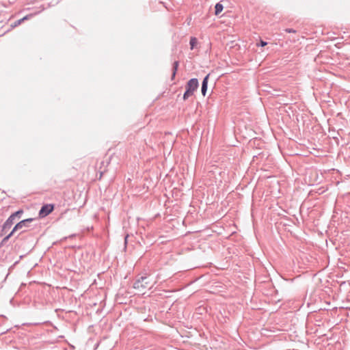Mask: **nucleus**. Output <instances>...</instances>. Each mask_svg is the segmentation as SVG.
Returning <instances> with one entry per match:
<instances>
[{
  "instance_id": "8",
  "label": "nucleus",
  "mask_w": 350,
  "mask_h": 350,
  "mask_svg": "<svg viewBox=\"0 0 350 350\" xmlns=\"http://www.w3.org/2000/svg\"><path fill=\"white\" fill-rule=\"evenodd\" d=\"M178 61H175L174 63H173V66H172V79L173 80L176 76V71L178 70Z\"/></svg>"
},
{
  "instance_id": "3",
  "label": "nucleus",
  "mask_w": 350,
  "mask_h": 350,
  "mask_svg": "<svg viewBox=\"0 0 350 350\" xmlns=\"http://www.w3.org/2000/svg\"><path fill=\"white\" fill-rule=\"evenodd\" d=\"M199 86L198 80L196 78H192L188 81L185 86V92L183 94V100H186L188 98L193 95V92Z\"/></svg>"
},
{
  "instance_id": "10",
  "label": "nucleus",
  "mask_w": 350,
  "mask_h": 350,
  "mask_svg": "<svg viewBox=\"0 0 350 350\" xmlns=\"http://www.w3.org/2000/svg\"><path fill=\"white\" fill-rule=\"evenodd\" d=\"M14 234V232L12 230L7 236H5L1 241L0 245H3Z\"/></svg>"
},
{
  "instance_id": "2",
  "label": "nucleus",
  "mask_w": 350,
  "mask_h": 350,
  "mask_svg": "<svg viewBox=\"0 0 350 350\" xmlns=\"http://www.w3.org/2000/svg\"><path fill=\"white\" fill-rule=\"evenodd\" d=\"M133 288L140 293H144V291L151 288V282L148 276H141L133 284Z\"/></svg>"
},
{
  "instance_id": "12",
  "label": "nucleus",
  "mask_w": 350,
  "mask_h": 350,
  "mask_svg": "<svg viewBox=\"0 0 350 350\" xmlns=\"http://www.w3.org/2000/svg\"><path fill=\"white\" fill-rule=\"evenodd\" d=\"M267 44V42L262 40H260L259 43H257L256 44V46H261V47H263V46H265Z\"/></svg>"
},
{
  "instance_id": "9",
  "label": "nucleus",
  "mask_w": 350,
  "mask_h": 350,
  "mask_svg": "<svg viewBox=\"0 0 350 350\" xmlns=\"http://www.w3.org/2000/svg\"><path fill=\"white\" fill-rule=\"evenodd\" d=\"M29 18V15H27V16H24L23 18L19 19V20L15 21L13 24L11 25V27H16L18 25H19L23 21L28 19Z\"/></svg>"
},
{
  "instance_id": "6",
  "label": "nucleus",
  "mask_w": 350,
  "mask_h": 350,
  "mask_svg": "<svg viewBox=\"0 0 350 350\" xmlns=\"http://www.w3.org/2000/svg\"><path fill=\"white\" fill-rule=\"evenodd\" d=\"M209 74L206 75L204 78L203 79L202 83V88H201V92L202 94L204 96L206 94L207 89H208V81L209 78Z\"/></svg>"
},
{
  "instance_id": "5",
  "label": "nucleus",
  "mask_w": 350,
  "mask_h": 350,
  "mask_svg": "<svg viewBox=\"0 0 350 350\" xmlns=\"http://www.w3.org/2000/svg\"><path fill=\"white\" fill-rule=\"evenodd\" d=\"M34 220L33 218H28L23 219L19 222H18L12 230L14 232L17 231L18 230H22L23 228H27L29 226V224Z\"/></svg>"
},
{
  "instance_id": "14",
  "label": "nucleus",
  "mask_w": 350,
  "mask_h": 350,
  "mask_svg": "<svg viewBox=\"0 0 350 350\" xmlns=\"http://www.w3.org/2000/svg\"><path fill=\"white\" fill-rule=\"evenodd\" d=\"M127 237H128V235L125 237V243H126V241H127Z\"/></svg>"
},
{
  "instance_id": "1",
  "label": "nucleus",
  "mask_w": 350,
  "mask_h": 350,
  "mask_svg": "<svg viewBox=\"0 0 350 350\" xmlns=\"http://www.w3.org/2000/svg\"><path fill=\"white\" fill-rule=\"evenodd\" d=\"M23 213V211L20 209L15 213L10 215V216L7 219V220L4 222V224L1 226V228L0 230V237H3L8 230H9L11 226L14 224V221L16 218L20 219Z\"/></svg>"
},
{
  "instance_id": "4",
  "label": "nucleus",
  "mask_w": 350,
  "mask_h": 350,
  "mask_svg": "<svg viewBox=\"0 0 350 350\" xmlns=\"http://www.w3.org/2000/svg\"><path fill=\"white\" fill-rule=\"evenodd\" d=\"M54 210V205L53 204H47L43 205L39 211L40 217H44L49 215Z\"/></svg>"
},
{
  "instance_id": "7",
  "label": "nucleus",
  "mask_w": 350,
  "mask_h": 350,
  "mask_svg": "<svg viewBox=\"0 0 350 350\" xmlns=\"http://www.w3.org/2000/svg\"><path fill=\"white\" fill-rule=\"evenodd\" d=\"M224 9V6L221 3H216L215 6V14L218 15Z\"/></svg>"
},
{
  "instance_id": "11",
  "label": "nucleus",
  "mask_w": 350,
  "mask_h": 350,
  "mask_svg": "<svg viewBox=\"0 0 350 350\" xmlns=\"http://www.w3.org/2000/svg\"><path fill=\"white\" fill-rule=\"evenodd\" d=\"M198 42V40H197V38H195V37H191V39H190V41H189V44H190V46H191V49H193L196 44H197Z\"/></svg>"
},
{
  "instance_id": "13",
  "label": "nucleus",
  "mask_w": 350,
  "mask_h": 350,
  "mask_svg": "<svg viewBox=\"0 0 350 350\" xmlns=\"http://www.w3.org/2000/svg\"><path fill=\"white\" fill-rule=\"evenodd\" d=\"M284 31L286 33H295L296 32L295 29H291V28H286V29H284Z\"/></svg>"
}]
</instances>
